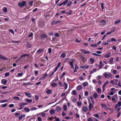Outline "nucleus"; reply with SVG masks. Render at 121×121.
Returning a JSON list of instances; mask_svg holds the SVG:
<instances>
[{"label":"nucleus","instance_id":"24","mask_svg":"<svg viewBox=\"0 0 121 121\" xmlns=\"http://www.w3.org/2000/svg\"><path fill=\"white\" fill-rule=\"evenodd\" d=\"M73 62H70L69 63V65H70L71 66V67H72V69H74V66L73 65Z\"/></svg>","mask_w":121,"mask_h":121},{"label":"nucleus","instance_id":"63","mask_svg":"<svg viewBox=\"0 0 121 121\" xmlns=\"http://www.w3.org/2000/svg\"><path fill=\"white\" fill-rule=\"evenodd\" d=\"M38 120L39 121H42L41 118L40 117H39L38 118Z\"/></svg>","mask_w":121,"mask_h":121},{"label":"nucleus","instance_id":"37","mask_svg":"<svg viewBox=\"0 0 121 121\" xmlns=\"http://www.w3.org/2000/svg\"><path fill=\"white\" fill-rule=\"evenodd\" d=\"M14 99L16 100H18L19 99V98L18 97H14Z\"/></svg>","mask_w":121,"mask_h":121},{"label":"nucleus","instance_id":"34","mask_svg":"<svg viewBox=\"0 0 121 121\" xmlns=\"http://www.w3.org/2000/svg\"><path fill=\"white\" fill-rule=\"evenodd\" d=\"M39 99V96L38 95H35V99L36 101H37Z\"/></svg>","mask_w":121,"mask_h":121},{"label":"nucleus","instance_id":"7","mask_svg":"<svg viewBox=\"0 0 121 121\" xmlns=\"http://www.w3.org/2000/svg\"><path fill=\"white\" fill-rule=\"evenodd\" d=\"M43 49H38L37 52L36 53L39 55L40 54L41 52H43Z\"/></svg>","mask_w":121,"mask_h":121},{"label":"nucleus","instance_id":"58","mask_svg":"<svg viewBox=\"0 0 121 121\" xmlns=\"http://www.w3.org/2000/svg\"><path fill=\"white\" fill-rule=\"evenodd\" d=\"M90 47H96L97 46L96 45H94L93 44H91L90 45Z\"/></svg>","mask_w":121,"mask_h":121},{"label":"nucleus","instance_id":"1","mask_svg":"<svg viewBox=\"0 0 121 121\" xmlns=\"http://www.w3.org/2000/svg\"><path fill=\"white\" fill-rule=\"evenodd\" d=\"M26 4L25 1H23L22 2H19L18 3V5L21 8H23Z\"/></svg>","mask_w":121,"mask_h":121},{"label":"nucleus","instance_id":"53","mask_svg":"<svg viewBox=\"0 0 121 121\" xmlns=\"http://www.w3.org/2000/svg\"><path fill=\"white\" fill-rule=\"evenodd\" d=\"M44 26V24L43 23H42L41 24V25H39V27L40 28H42Z\"/></svg>","mask_w":121,"mask_h":121},{"label":"nucleus","instance_id":"21","mask_svg":"<svg viewBox=\"0 0 121 121\" xmlns=\"http://www.w3.org/2000/svg\"><path fill=\"white\" fill-rule=\"evenodd\" d=\"M82 86L81 85H79L77 86V89L78 90H80L82 89Z\"/></svg>","mask_w":121,"mask_h":121},{"label":"nucleus","instance_id":"4","mask_svg":"<svg viewBox=\"0 0 121 121\" xmlns=\"http://www.w3.org/2000/svg\"><path fill=\"white\" fill-rule=\"evenodd\" d=\"M47 35L45 34H42L40 35V38L41 39H45L47 38Z\"/></svg>","mask_w":121,"mask_h":121},{"label":"nucleus","instance_id":"36","mask_svg":"<svg viewBox=\"0 0 121 121\" xmlns=\"http://www.w3.org/2000/svg\"><path fill=\"white\" fill-rule=\"evenodd\" d=\"M22 73H19L17 74V75L19 77H21L23 75Z\"/></svg>","mask_w":121,"mask_h":121},{"label":"nucleus","instance_id":"15","mask_svg":"<svg viewBox=\"0 0 121 121\" xmlns=\"http://www.w3.org/2000/svg\"><path fill=\"white\" fill-rule=\"evenodd\" d=\"M93 96L94 98L96 99L98 97V95L97 93H95L93 94Z\"/></svg>","mask_w":121,"mask_h":121},{"label":"nucleus","instance_id":"25","mask_svg":"<svg viewBox=\"0 0 121 121\" xmlns=\"http://www.w3.org/2000/svg\"><path fill=\"white\" fill-rule=\"evenodd\" d=\"M66 55L65 53H62L61 55V57L63 58Z\"/></svg>","mask_w":121,"mask_h":121},{"label":"nucleus","instance_id":"23","mask_svg":"<svg viewBox=\"0 0 121 121\" xmlns=\"http://www.w3.org/2000/svg\"><path fill=\"white\" fill-rule=\"evenodd\" d=\"M88 85V83L87 82H86L83 83V85L85 87Z\"/></svg>","mask_w":121,"mask_h":121},{"label":"nucleus","instance_id":"8","mask_svg":"<svg viewBox=\"0 0 121 121\" xmlns=\"http://www.w3.org/2000/svg\"><path fill=\"white\" fill-rule=\"evenodd\" d=\"M105 21L104 20H102L100 22V25H104L106 23Z\"/></svg>","mask_w":121,"mask_h":121},{"label":"nucleus","instance_id":"40","mask_svg":"<svg viewBox=\"0 0 121 121\" xmlns=\"http://www.w3.org/2000/svg\"><path fill=\"white\" fill-rule=\"evenodd\" d=\"M104 3H101L100 4V5H101V8L102 9H104V7H103V5Z\"/></svg>","mask_w":121,"mask_h":121},{"label":"nucleus","instance_id":"51","mask_svg":"<svg viewBox=\"0 0 121 121\" xmlns=\"http://www.w3.org/2000/svg\"><path fill=\"white\" fill-rule=\"evenodd\" d=\"M33 35V34L31 32L30 34L29 35L28 37H31Z\"/></svg>","mask_w":121,"mask_h":121},{"label":"nucleus","instance_id":"48","mask_svg":"<svg viewBox=\"0 0 121 121\" xmlns=\"http://www.w3.org/2000/svg\"><path fill=\"white\" fill-rule=\"evenodd\" d=\"M64 109L65 111L66 110L67 108V106L66 105H64L63 106Z\"/></svg>","mask_w":121,"mask_h":121},{"label":"nucleus","instance_id":"30","mask_svg":"<svg viewBox=\"0 0 121 121\" xmlns=\"http://www.w3.org/2000/svg\"><path fill=\"white\" fill-rule=\"evenodd\" d=\"M56 21H53L51 22L52 24V25H54L55 24H57L56 23Z\"/></svg>","mask_w":121,"mask_h":121},{"label":"nucleus","instance_id":"3","mask_svg":"<svg viewBox=\"0 0 121 121\" xmlns=\"http://www.w3.org/2000/svg\"><path fill=\"white\" fill-rule=\"evenodd\" d=\"M68 2V0H66L65 1H64L63 2V3L60 4H58V5L59 6H62L63 5H64L66 4Z\"/></svg>","mask_w":121,"mask_h":121},{"label":"nucleus","instance_id":"52","mask_svg":"<svg viewBox=\"0 0 121 121\" xmlns=\"http://www.w3.org/2000/svg\"><path fill=\"white\" fill-rule=\"evenodd\" d=\"M9 75V73L7 72L5 73V77H7Z\"/></svg>","mask_w":121,"mask_h":121},{"label":"nucleus","instance_id":"14","mask_svg":"<svg viewBox=\"0 0 121 121\" xmlns=\"http://www.w3.org/2000/svg\"><path fill=\"white\" fill-rule=\"evenodd\" d=\"M103 74L104 75L105 78H107L109 77V74L106 73H104Z\"/></svg>","mask_w":121,"mask_h":121},{"label":"nucleus","instance_id":"12","mask_svg":"<svg viewBox=\"0 0 121 121\" xmlns=\"http://www.w3.org/2000/svg\"><path fill=\"white\" fill-rule=\"evenodd\" d=\"M93 105L92 103H91L89 106V110H91L93 107Z\"/></svg>","mask_w":121,"mask_h":121},{"label":"nucleus","instance_id":"54","mask_svg":"<svg viewBox=\"0 0 121 121\" xmlns=\"http://www.w3.org/2000/svg\"><path fill=\"white\" fill-rule=\"evenodd\" d=\"M88 121H93V119L91 117H89L88 119Z\"/></svg>","mask_w":121,"mask_h":121},{"label":"nucleus","instance_id":"16","mask_svg":"<svg viewBox=\"0 0 121 121\" xmlns=\"http://www.w3.org/2000/svg\"><path fill=\"white\" fill-rule=\"evenodd\" d=\"M26 56H28V57H29V54H23V55H22L20 57V58H21L23 57H24Z\"/></svg>","mask_w":121,"mask_h":121},{"label":"nucleus","instance_id":"13","mask_svg":"<svg viewBox=\"0 0 121 121\" xmlns=\"http://www.w3.org/2000/svg\"><path fill=\"white\" fill-rule=\"evenodd\" d=\"M115 29L114 28H113L112 29H111V32L108 33V34H110L112 33V32H114L115 31Z\"/></svg>","mask_w":121,"mask_h":121},{"label":"nucleus","instance_id":"39","mask_svg":"<svg viewBox=\"0 0 121 121\" xmlns=\"http://www.w3.org/2000/svg\"><path fill=\"white\" fill-rule=\"evenodd\" d=\"M24 103H21L19 104V106H22L23 107V106L24 105Z\"/></svg>","mask_w":121,"mask_h":121},{"label":"nucleus","instance_id":"56","mask_svg":"<svg viewBox=\"0 0 121 121\" xmlns=\"http://www.w3.org/2000/svg\"><path fill=\"white\" fill-rule=\"evenodd\" d=\"M112 72L115 74H116L117 73V72L116 70H113Z\"/></svg>","mask_w":121,"mask_h":121},{"label":"nucleus","instance_id":"27","mask_svg":"<svg viewBox=\"0 0 121 121\" xmlns=\"http://www.w3.org/2000/svg\"><path fill=\"white\" fill-rule=\"evenodd\" d=\"M73 95H76L77 94V93L75 90H73L72 91Z\"/></svg>","mask_w":121,"mask_h":121},{"label":"nucleus","instance_id":"41","mask_svg":"<svg viewBox=\"0 0 121 121\" xmlns=\"http://www.w3.org/2000/svg\"><path fill=\"white\" fill-rule=\"evenodd\" d=\"M115 81L114 79L111 80L110 81V82L112 84L114 85Z\"/></svg>","mask_w":121,"mask_h":121},{"label":"nucleus","instance_id":"45","mask_svg":"<svg viewBox=\"0 0 121 121\" xmlns=\"http://www.w3.org/2000/svg\"><path fill=\"white\" fill-rule=\"evenodd\" d=\"M59 84L60 86H61L63 87L64 86L62 83L61 82H59Z\"/></svg>","mask_w":121,"mask_h":121},{"label":"nucleus","instance_id":"6","mask_svg":"<svg viewBox=\"0 0 121 121\" xmlns=\"http://www.w3.org/2000/svg\"><path fill=\"white\" fill-rule=\"evenodd\" d=\"M24 93L26 96L29 97H32L31 94L30 93L26 92Z\"/></svg>","mask_w":121,"mask_h":121},{"label":"nucleus","instance_id":"11","mask_svg":"<svg viewBox=\"0 0 121 121\" xmlns=\"http://www.w3.org/2000/svg\"><path fill=\"white\" fill-rule=\"evenodd\" d=\"M0 59L4 60H7L8 59L5 58L3 56L0 54Z\"/></svg>","mask_w":121,"mask_h":121},{"label":"nucleus","instance_id":"29","mask_svg":"<svg viewBox=\"0 0 121 121\" xmlns=\"http://www.w3.org/2000/svg\"><path fill=\"white\" fill-rule=\"evenodd\" d=\"M64 85L65 87V89L66 90L67 87L68 85L67 83L64 82Z\"/></svg>","mask_w":121,"mask_h":121},{"label":"nucleus","instance_id":"55","mask_svg":"<svg viewBox=\"0 0 121 121\" xmlns=\"http://www.w3.org/2000/svg\"><path fill=\"white\" fill-rule=\"evenodd\" d=\"M108 35V33H107V34L103 36V38H102V40H103L104 39V38H105V37L106 36H107V35Z\"/></svg>","mask_w":121,"mask_h":121},{"label":"nucleus","instance_id":"10","mask_svg":"<svg viewBox=\"0 0 121 121\" xmlns=\"http://www.w3.org/2000/svg\"><path fill=\"white\" fill-rule=\"evenodd\" d=\"M7 82V81L4 79H2L1 81V83L4 85L6 84Z\"/></svg>","mask_w":121,"mask_h":121},{"label":"nucleus","instance_id":"9","mask_svg":"<svg viewBox=\"0 0 121 121\" xmlns=\"http://www.w3.org/2000/svg\"><path fill=\"white\" fill-rule=\"evenodd\" d=\"M82 110L84 112H86L88 110V108L87 107H84L82 108Z\"/></svg>","mask_w":121,"mask_h":121},{"label":"nucleus","instance_id":"42","mask_svg":"<svg viewBox=\"0 0 121 121\" xmlns=\"http://www.w3.org/2000/svg\"><path fill=\"white\" fill-rule=\"evenodd\" d=\"M92 54L94 56H101L100 55L97 54L95 53H92Z\"/></svg>","mask_w":121,"mask_h":121},{"label":"nucleus","instance_id":"64","mask_svg":"<svg viewBox=\"0 0 121 121\" xmlns=\"http://www.w3.org/2000/svg\"><path fill=\"white\" fill-rule=\"evenodd\" d=\"M117 104L119 106V107L121 106V102H119Z\"/></svg>","mask_w":121,"mask_h":121},{"label":"nucleus","instance_id":"59","mask_svg":"<svg viewBox=\"0 0 121 121\" xmlns=\"http://www.w3.org/2000/svg\"><path fill=\"white\" fill-rule=\"evenodd\" d=\"M1 88L2 89H5L7 88V86H1Z\"/></svg>","mask_w":121,"mask_h":121},{"label":"nucleus","instance_id":"22","mask_svg":"<svg viewBox=\"0 0 121 121\" xmlns=\"http://www.w3.org/2000/svg\"><path fill=\"white\" fill-rule=\"evenodd\" d=\"M55 112V110H54L53 109L50 111V113L52 115L54 114Z\"/></svg>","mask_w":121,"mask_h":121},{"label":"nucleus","instance_id":"18","mask_svg":"<svg viewBox=\"0 0 121 121\" xmlns=\"http://www.w3.org/2000/svg\"><path fill=\"white\" fill-rule=\"evenodd\" d=\"M56 110L57 111L60 112L61 111V108L58 107L56 108Z\"/></svg>","mask_w":121,"mask_h":121},{"label":"nucleus","instance_id":"62","mask_svg":"<svg viewBox=\"0 0 121 121\" xmlns=\"http://www.w3.org/2000/svg\"><path fill=\"white\" fill-rule=\"evenodd\" d=\"M41 115L42 117H44L45 116V114L44 113H41Z\"/></svg>","mask_w":121,"mask_h":121},{"label":"nucleus","instance_id":"61","mask_svg":"<svg viewBox=\"0 0 121 121\" xmlns=\"http://www.w3.org/2000/svg\"><path fill=\"white\" fill-rule=\"evenodd\" d=\"M97 91L98 93H100L101 91V89L99 88H98L97 89Z\"/></svg>","mask_w":121,"mask_h":121},{"label":"nucleus","instance_id":"33","mask_svg":"<svg viewBox=\"0 0 121 121\" xmlns=\"http://www.w3.org/2000/svg\"><path fill=\"white\" fill-rule=\"evenodd\" d=\"M81 102H80V101H78L77 102V104L78 105V106H80L81 104Z\"/></svg>","mask_w":121,"mask_h":121},{"label":"nucleus","instance_id":"49","mask_svg":"<svg viewBox=\"0 0 121 121\" xmlns=\"http://www.w3.org/2000/svg\"><path fill=\"white\" fill-rule=\"evenodd\" d=\"M90 61L92 63H93L94 62V59L92 58L90 59Z\"/></svg>","mask_w":121,"mask_h":121},{"label":"nucleus","instance_id":"19","mask_svg":"<svg viewBox=\"0 0 121 121\" xmlns=\"http://www.w3.org/2000/svg\"><path fill=\"white\" fill-rule=\"evenodd\" d=\"M52 92V91L51 90H47L46 91V93L48 94H50Z\"/></svg>","mask_w":121,"mask_h":121},{"label":"nucleus","instance_id":"44","mask_svg":"<svg viewBox=\"0 0 121 121\" xmlns=\"http://www.w3.org/2000/svg\"><path fill=\"white\" fill-rule=\"evenodd\" d=\"M101 105L102 107H104L105 108H106V105L104 103L101 104Z\"/></svg>","mask_w":121,"mask_h":121},{"label":"nucleus","instance_id":"31","mask_svg":"<svg viewBox=\"0 0 121 121\" xmlns=\"http://www.w3.org/2000/svg\"><path fill=\"white\" fill-rule=\"evenodd\" d=\"M111 53L110 52L108 54H107V55L105 56V57L108 58L110 56V55L111 54Z\"/></svg>","mask_w":121,"mask_h":121},{"label":"nucleus","instance_id":"5","mask_svg":"<svg viewBox=\"0 0 121 121\" xmlns=\"http://www.w3.org/2000/svg\"><path fill=\"white\" fill-rule=\"evenodd\" d=\"M109 83L108 81H106L105 83L103 84L102 86L103 91H104V90L105 87Z\"/></svg>","mask_w":121,"mask_h":121},{"label":"nucleus","instance_id":"28","mask_svg":"<svg viewBox=\"0 0 121 121\" xmlns=\"http://www.w3.org/2000/svg\"><path fill=\"white\" fill-rule=\"evenodd\" d=\"M115 82H114V85H117V83L118 81V80L117 79H114Z\"/></svg>","mask_w":121,"mask_h":121},{"label":"nucleus","instance_id":"46","mask_svg":"<svg viewBox=\"0 0 121 121\" xmlns=\"http://www.w3.org/2000/svg\"><path fill=\"white\" fill-rule=\"evenodd\" d=\"M9 31L13 34L14 33V31L12 29H9Z\"/></svg>","mask_w":121,"mask_h":121},{"label":"nucleus","instance_id":"2","mask_svg":"<svg viewBox=\"0 0 121 121\" xmlns=\"http://www.w3.org/2000/svg\"><path fill=\"white\" fill-rule=\"evenodd\" d=\"M80 51L84 54H89L91 53V52L87 51L85 49H80Z\"/></svg>","mask_w":121,"mask_h":121},{"label":"nucleus","instance_id":"35","mask_svg":"<svg viewBox=\"0 0 121 121\" xmlns=\"http://www.w3.org/2000/svg\"><path fill=\"white\" fill-rule=\"evenodd\" d=\"M27 47L28 48H30L31 46V45L30 43H27Z\"/></svg>","mask_w":121,"mask_h":121},{"label":"nucleus","instance_id":"60","mask_svg":"<svg viewBox=\"0 0 121 121\" xmlns=\"http://www.w3.org/2000/svg\"><path fill=\"white\" fill-rule=\"evenodd\" d=\"M46 76H44L40 78V79L42 80L44 79L45 78H46Z\"/></svg>","mask_w":121,"mask_h":121},{"label":"nucleus","instance_id":"20","mask_svg":"<svg viewBox=\"0 0 121 121\" xmlns=\"http://www.w3.org/2000/svg\"><path fill=\"white\" fill-rule=\"evenodd\" d=\"M24 110L26 112H28L30 111L29 109L28 108H25L24 109Z\"/></svg>","mask_w":121,"mask_h":121},{"label":"nucleus","instance_id":"26","mask_svg":"<svg viewBox=\"0 0 121 121\" xmlns=\"http://www.w3.org/2000/svg\"><path fill=\"white\" fill-rule=\"evenodd\" d=\"M89 67V66H84L82 67V66H81V68H84L85 69H86L87 68H88Z\"/></svg>","mask_w":121,"mask_h":121},{"label":"nucleus","instance_id":"50","mask_svg":"<svg viewBox=\"0 0 121 121\" xmlns=\"http://www.w3.org/2000/svg\"><path fill=\"white\" fill-rule=\"evenodd\" d=\"M3 10L5 12H6L7 11V9L6 7H4Z\"/></svg>","mask_w":121,"mask_h":121},{"label":"nucleus","instance_id":"17","mask_svg":"<svg viewBox=\"0 0 121 121\" xmlns=\"http://www.w3.org/2000/svg\"><path fill=\"white\" fill-rule=\"evenodd\" d=\"M57 84L55 83H53L51 84V86L52 87H55L57 86Z\"/></svg>","mask_w":121,"mask_h":121},{"label":"nucleus","instance_id":"43","mask_svg":"<svg viewBox=\"0 0 121 121\" xmlns=\"http://www.w3.org/2000/svg\"><path fill=\"white\" fill-rule=\"evenodd\" d=\"M72 3V2H71L70 1L69 2L68 4L67 5V6H70L71 3Z\"/></svg>","mask_w":121,"mask_h":121},{"label":"nucleus","instance_id":"57","mask_svg":"<svg viewBox=\"0 0 121 121\" xmlns=\"http://www.w3.org/2000/svg\"><path fill=\"white\" fill-rule=\"evenodd\" d=\"M113 59L112 58H110V59L109 60V62L112 63L113 62Z\"/></svg>","mask_w":121,"mask_h":121},{"label":"nucleus","instance_id":"32","mask_svg":"<svg viewBox=\"0 0 121 121\" xmlns=\"http://www.w3.org/2000/svg\"><path fill=\"white\" fill-rule=\"evenodd\" d=\"M26 101L28 102H31L32 101V100L30 99H27L26 100Z\"/></svg>","mask_w":121,"mask_h":121},{"label":"nucleus","instance_id":"47","mask_svg":"<svg viewBox=\"0 0 121 121\" xmlns=\"http://www.w3.org/2000/svg\"><path fill=\"white\" fill-rule=\"evenodd\" d=\"M54 35L56 37H59V35L58 33H56L55 34H54Z\"/></svg>","mask_w":121,"mask_h":121},{"label":"nucleus","instance_id":"38","mask_svg":"<svg viewBox=\"0 0 121 121\" xmlns=\"http://www.w3.org/2000/svg\"><path fill=\"white\" fill-rule=\"evenodd\" d=\"M120 20H119V21L117 20L115 22V24L116 25H117L118 23L120 22Z\"/></svg>","mask_w":121,"mask_h":121}]
</instances>
